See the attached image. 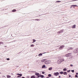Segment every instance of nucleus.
I'll list each match as a JSON object with an SVG mask.
<instances>
[{"label": "nucleus", "mask_w": 78, "mask_h": 78, "mask_svg": "<svg viewBox=\"0 0 78 78\" xmlns=\"http://www.w3.org/2000/svg\"><path fill=\"white\" fill-rule=\"evenodd\" d=\"M74 8H75V7H74Z\"/></svg>", "instance_id": "obj_49"}, {"label": "nucleus", "mask_w": 78, "mask_h": 78, "mask_svg": "<svg viewBox=\"0 0 78 78\" xmlns=\"http://www.w3.org/2000/svg\"><path fill=\"white\" fill-rule=\"evenodd\" d=\"M63 31H64V30H61L60 31H59L57 32V34H61L62 33H63Z\"/></svg>", "instance_id": "obj_3"}, {"label": "nucleus", "mask_w": 78, "mask_h": 78, "mask_svg": "<svg viewBox=\"0 0 78 78\" xmlns=\"http://www.w3.org/2000/svg\"><path fill=\"white\" fill-rule=\"evenodd\" d=\"M12 12H16V9H13L12 11Z\"/></svg>", "instance_id": "obj_25"}, {"label": "nucleus", "mask_w": 78, "mask_h": 78, "mask_svg": "<svg viewBox=\"0 0 78 78\" xmlns=\"http://www.w3.org/2000/svg\"><path fill=\"white\" fill-rule=\"evenodd\" d=\"M44 63L46 64H49L51 63V61L50 60L44 62Z\"/></svg>", "instance_id": "obj_1"}, {"label": "nucleus", "mask_w": 78, "mask_h": 78, "mask_svg": "<svg viewBox=\"0 0 78 78\" xmlns=\"http://www.w3.org/2000/svg\"><path fill=\"white\" fill-rule=\"evenodd\" d=\"M42 73L43 74H44L45 73V72H42Z\"/></svg>", "instance_id": "obj_39"}, {"label": "nucleus", "mask_w": 78, "mask_h": 78, "mask_svg": "<svg viewBox=\"0 0 78 78\" xmlns=\"http://www.w3.org/2000/svg\"><path fill=\"white\" fill-rule=\"evenodd\" d=\"M72 28H76V25H73L72 26Z\"/></svg>", "instance_id": "obj_9"}, {"label": "nucleus", "mask_w": 78, "mask_h": 78, "mask_svg": "<svg viewBox=\"0 0 78 78\" xmlns=\"http://www.w3.org/2000/svg\"><path fill=\"white\" fill-rule=\"evenodd\" d=\"M63 71H67V69L66 68H64L63 69Z\"/></svg>", "instance_id": "obj_20"}, {"label": "nucleus", "mask_w": 78, "mask_h": 78, "mask_svg": "<svg viewBox=\"0 0 78 78\" xmlns=\"http://www.w3.org/2000/svg\"><path fill=\"white\" fill-rule=\"evenodd\" d=\"M69 78H70V77H71V75H69Z\"/></svg>", "instance_id": "obj_40"}, {"label": "nucleus", "mask_w": 78, "mask_h": 78, "mask_svg": "<svg viewBox=\"0 0 78 78\" xmlns=\"http://www.w3.org/2000/svg\"><path fill=\"white\" fill-rule=\"evenodd\" d=\"M60 74H63L64 72H60Z\"/></svg>", "instance_id": "obj_29"}, {"label": "nucleus", "mask_w": 78, "mask_h": 78, "mask_svg": "<svg viewBox=\"0 0 78 78\" xmlns=\"http://www.w3.org/2000/svg\"><path fill=\"white\" fill-rule=\"evenodd\" d=\"M35 75H37V76H38L39 75V73H35Z\"/></svg>", "instance_id": "obj_15"}, {"label": "nucleus", "mask_w": 78, "mask_h": 78, "mask_svg": "<svg viewBox=\"0 0 78 78\" xmlns=\"http://www.w3.org/2000/svg\"><path fill=\"white\" fill-rule=\"evenodd\" d=\"M41 78H44V75H41Z\"/></svg>", "instance_id": "obj_26"}, {"label": "nucleus", "mask_w": 78, "mask_h": 78, "mask_svg": "<svg viewBox=\"0 0 78 78\" xmlns=\"http://www.w3.org/2000/svg\"><path fill=\"white\" fill-rule=\"evenodd\" d=\"M60 59V60L61 61V62H62V61H64V59Z\"/></svg>", "instance_id": "obj_17"}, {"label": "nucleus", "mask_w": 78, "mask_h": 78, "mask_svg": "<svg viewBox=\"0 0 78 78\" xmlns=\"http://www.w3.org/2000/svg\"><path fill=\"white\" fill-rule=\"evenodd\" d=\"M45 53H47V52H43V53H42V54H45Z\"/></svg>", "instance_id": "obj_35"}, {"label": "nucleus", "mask_w": 78, "mask_h": 78, "mask_svg": "<svg viewBox=\"0 0 78 78\" xmlns=\"http://www.w3.org/2000/svg\"><path fill=\"white\" fill-rule=\"evenodd\" d=\"M64 47H65V45H61L60 47L59 48L60 49H63V48H64Z\"/></svg>", "instance_id": "obj_6"}, {"label": "nucleus", "mask_w": 78, "mask_h": 78, "mask_svg": "<svg viewBox=\"0 0 78 78\" xmlns=\"http://www.w3.org/2000/svg\"><path fill=\"white\" fill-rule=\"evenodd\" d=\"M76 73V74H77V75L78 74V73Z\"/></svg>", "instance_id": "obj_43"}, {"label": "nucleus", "mask_w": 78, "mask_h": 78, "mask_svg": "<svg viewBox=\"0 0 78 78\" xmlns=\"http://www.w3.org/2000/svg\"><path fill=\"white\" fill-rule=\"evenodd\" d=\"M16 75H21V76H22V74H19V73H18L17 74H16Z\"/></svg>", "instance_id": "obj_24"}, {"label": "nucleus", "mask_w": 78, "mask_h": 78, "mask_svg": "<svg viewBox=\"0 0 78 78\" xmlns=\"http://www.w3.org/2000/svg\"><path fill=\"white\" fill-rule=\"evenodd\" d=\"M61 62H62L61 61L60 59H59V60H58V64H61Z\"/></svg>", "instance_id": "obj_8"}, {"label": "nucleus", "mask_w": 78, "mask_h": 78, "mask_svg": "<svg viewBox=\"0 0 78 78\" xmlns=\"http://www.w3.org/2000/svg\"><path fill=\"white\" fill-rule=\"evenodd\" d=\"M31 78H36L35 76H31Z\"/></svg>", "instance_id": "obj_19"}, {"label": "nucleus", "mask_w": 78, "mask_h": 78, "mask_svg": "<svg viewBox=\"0 0 78 78\" xmlns=\"http://www.w3.org/2000/svg\"><path fill=\"white\" fill-rule=\"evenodd\" d=\"M37 20V21H39V20L38 19H36L35 20Z\"/></svg>", "instance_id": "obj_27"}, {"label": "nucleus", "mask_w": 78, "mask_h": 78, "mask_svg": "<svg viewBox=\"0 0 78 78\" xmlns=\"http://www.w3.org/2000/svg\"><path fill=\"white\" fill-rule=\"evenodd\" d=\"M71 6H73L74 7H75V6H78L77 5H73Z\"/></svg>", "instance_id": "obj_23"}, {"label": "nucleus", "mask_w": 78, "mask_h": 78, "mask_svg": "<svg viewBox=\"0 0 78 78\" xmlns=\"http://www.w3.org/2000/svg\"><path fill=\"white\" fill-rule=\"evenodd\" d=\"M1 73H2L0 72V74H1Z\"/></svg>", "instance_id": "obj_48"}, {"label": "nucleus", "mask_w": 78, "mask_h": 78, "mask_svg": "<svg viewBox=\"0 0 78 78\" xmlns=\"http://www.w3.org/2000/svg\"><path fill=\"white\" fill-rule=\"evenodd\" d=\"M45 60H46V59H44L42 60L41 61V62H44V61H45Z\"/></svg>", "instance_id": "obj_13"}, {"label": "nucleus", "mask_w": 78, "mask_h": 78, "mask_svg": "<svg viewBox=\"0 0 78 78\" xmlns=\"http://www.w3.org/2000/svg\"><path fill=\"white\" fill-rule=\"evenodd\" d=\"M19 76H20V77L21 76H21V75H19Z\"/></svg>", "instance_id": "obj_45"}, {"label": "nucleus", "mask_w": 78, "mask_h": 78, "mask_svg": "<svg viewBox=\"0 0 78 78\" xmlns=\"http://www.w3.org/2000/svg\"><path fill=\"white\" fill-rule=\"evenodd\" d=\"M78 0H74L72 1V2H74L75 1H77Z\"/></svg>", "instance_id": "obj_33"}, {"label": "nucleus", "mask_w": 78, "mask_h": 78, "mask_svg": "<svg viewBox=\"0 0 78 78\" xmlns=\"http://www.w3.org/2000/svg\"><path fill=\"white\" fill-rule=\"evenodd\" d=\"M59 2H61V1H57L56 3H59Z\"/></svg>", "instance_id": "obj_30"}, {"label": "nucleus", "mask_w": 78, "mask_h": 78, "mask_svg": "<svg viewBox=\"0 0 78 78\" xmlns=\"http://www.w3.org/2000/svg\"><path fill=\"white\" fill-rule=\"evenodd\" d=\"M39 77H41V75H39L38 76V78H39Z\"/></svg>", "instance_id": "obj_38"}, {"label": "nucleus", "mask_w": 78, "mask_h": 78, "mask_svg": "<svg viewBox=\"0 0 78 78\" xmlns=\"http://www.w3.org/2000/svg\"><path fill=\"white\" fill-rule=\"evenodd\" d=\"M75 77H76V78H77V77H78V75H75Z\"/></svg>", "instance_id": "obj_37"}, {"label": "nucleus", "mask_w": 78, "mask_h": 78, "mask_svg": "<svg viewBox=\"0 0 78 78\" xmlns=\"http://www.w3.org/2000/svg\"><path fill=\"white\" fill-rule=\"evenodd\" d=\"M2 76L4 77V78H5V76Z\"/></svg>", "instance_id": "obj_41"}, {"label": "nucleus", "mask_w": 78, "mask_h": 78, "mask_svg": "<svg viewBox=\"0 0 78 78\" xmlns=\"http://www.w3.org/2000/svg\"><path fill=\"white\" fill-rule=\"evenodd\" d=\"M20 77V76H17V78H19Z\"/></svg>", "instance_id": "obj_42"}, {"label": "nucleus", "mask_w": 78, "mask_h": 78, "mask_svg": "<svg viewBox=\"0 0 78 78\" xmlns=\"http://www.w3.org/2000/svg\"><path fill=\"white\" fill-rule=\"evenodd\" d=\"M7 78H11V76L7 75Z\"/></svg>", "instance_id": "obj_18"}, {"label": "nucleus", "mask_w": 78, "mask_h": 78, "mask_svg": "<svg viewBox=\"0 0 78 78\" xmlns=\"http://www.w3.org/2000/svg\"><path fill=\"white\" fill-rule=\"evenodd\" d=\"M53 68L52 67H50L48 68L49 70H51Z\"/></svg>", "instance_id": "obj_11"}, {"label": "nucleus", "mask_w": 78, "mask_h": 78, "mask_svg": "<svg viewBox=\"0 0 78 78\" xmlns=\"http://www.w3.org/2000/svg\"><path fill=\"white\" fill-rule=\"evenodd\" d=\"M53 75L54 76H58L59 75V73L58 72L54 73H53Z\"/></svg>", "instance_id": "obj_2"}, {"label": "nucleus", "mask_w": 78, "mask_h": 78, "mask_svg": "<svg viewBox=\"0 0 78 78\" xmlns=\"http://www.w3.org/2000/svg\"><path fill=\"white\" fill-rule=\"evenodd\" d=\"M33 42H32V43H34V42H35L36 41V40L34 39H33Z\"/></svg>", "instance_id": "obj_10"}, {"label": "nucleus", "mask_w": 78, "mask_h": 78, "mask_svg": "<svg viewBox=\"0 0 78 78\" xmlns=\"http://www.w3.org/2000/svg\"><path fill=\"white\" fill-rule=\"evenodd\" d=\"M48 76L49 77H51V74H49L48 75Z\"/></svg>", "instance_id": "obj_22"}, {"label": "nucleus", "mask_w": 78, "mask_h": 78, "mask_svg": "<svg viewBox=\"0 0 78 78\" xmlns=\"http://www.w3.org/2000/svg\"><path fill=\"white\" fill-rule=\"evenodd\" d=\"M71 53H68V54H66L65 56L66 57H69V56H71Z\"/></svg>", "instance_id": "obj_4"}, {"label": "nucleus", "mask_w": 78, "mask_h": 78, "mask_svg": "<svg viewBox=\"0 0 78 78\" xmlns=\"http://www.w3.org/2000/svg\"><path fill=\"white\" fill-rule=\"evenodd\" d=\"M70 67H73V65L72 64H71L70 65Z\"/></svg>", "instance_id": "obj_36"}, {"label": "nucleus", "mask_w": 78, "mask_h": 78, "mask_svg": "<svg viewBox=\"0 0 78 78\" xmlns=\"http://www.w3.org/2000/svg\"><path fill=\"white\" fill-rule=\"evenodd\" d=\"M3 42H0V45L3 44Z\"/></svg>", "instance_id": "obj_28"}, {"label": "nucleus", "mask_w": 78, "mask_h": 78, "mask_svg": "<svg viewBox=\"0 0 78 78\" xmlns=\"http://www.w3.org/2000/svg\"><path fill=\"white\" fill-rule=\"evenodd\" d=\"M22 78H25L24 77H23Z\"/></svg>", "instance_id": "obj_47"}, {"label": "nucleus", "mask_w": 78, "mask_h": 78, "mask_svg": "<svg viewBox=\"0 0 78 78\" xmlns=\"http://www.w3.org/2000/svg\"><path fill=\"white\" fill-rule=\"evenodd\" d=\"M6 59L8 61H9V58H6Z\"/></svg>", "instance_id": "obj_34"}, {"label": "nucleus", "mask_w": 78, "mask_h": 78, "mask_svg": "<svg viewBox=\"0 0 78 78\" xmlns=\"http://www.w3.org/2000/svg\"><path fill=\"white\" fill-rule=\"evenodd\" d=\"M34 44H31L30 45V47H34Z\"/></svg>", "instance_id": "obj_21"}, {"label": "nucleus", "mask_w": 78, "mask_h": 78, "mask_svg": "<svg viewBox=\"0 0 78 78\" xmlns=\"http://www.w3.org/2000/svg\"><path fill=\"white\" fill-rule=\"evenodd\" d=\"M70 72V70H69L67 71V72L69 73Z\"/></svg>", "instance_id": "obj_32"}, {"label": "nucleus", "mask_w": 78, "mask_h": 78, "mask_svg": "<svg viewBox=\"0 0 78 78\" xmlns=\"http://www.w3.org/2000/svg\"><path fill=\"white\" fill-rule=\"evenodd\" d=\"M46 78H50L49 77H46Z\"/></svg>", "instance_id": "obj_46"}, {"label": "nucleus", "mask_w": 78, "mask_h": 78, "mask_svg": "<svg viewBox=\"0 0 78 78\" xmlns=\"http://www.w3.org/2000/svg\"><path fill=\"white\" fill-rule=\"evenodd\" d=\"M59 78H61V76H59Z\"/></svg>", "instance_id": "obj_44"}, {"label": "nucleus", "mask_w": 78, "mask_h": 78, "mask_svg": "<svg viewBox=\"0 0 78 78\" xmlns=\"http://www.w3.org/2000/svg\"><path fill=\"white\" fill-rule=\"evenodd\" d=\"M71 71L73 73H74V70H71Z\"/></svg>", "instance_id": "obj_31"}, {"label": "nucleus", "mask_w": 78, "mask_h": 78, "mask_svg": "<svg viewBox=\"0 0 78 78\" xmlns=\"http://www.w3.org/2000/svg\"><path fill=\"white\" fill-rule=\"evenodd\" d=\"M63 75H67V73L66 72H64L63 73Z\"/></svg>", "instance_id": "obj_12"}, {"label": "nucleus", "mask_w": 78, "mask_h": 78, "mask_svg": "<svg viewBox=\"0 0 78 78\" xmlns=\"http://www.w3.org/2000/svg\"><path fill=\"white\" fill-rule=\"evenodd\" d=\"M74 52L75 53H78V48L75 49L74 51Z\"/></svg>", "instance_id": "obj_5"}, {"label": "nucleus", "mask_w": 78, "mask_h": 78, "mask_svg": "<svg viewBox=\"0 0 78 78\" xmlns=\"http://www.w3.org/2000/svg\"><path fill=\"white\" fill-rule=\"evenodd\" d=\"M67 49L68 50H72L73 49V47H70V48H68Z\"/></svg>", "instance_id": "obj_7"}, {"label": "nucleus", "mask_w": 78, "mask_h": 78, "mask_svg": "<svg viewBox=\"0 0 78 78\" xmlns=\"http://www.w3.org/2000/svg\"><path fill=\"white\" fill-rule=\"evenodd\" d=\"M42 53H40L38 55V56H42Z\"/></svg>", "instance_id": "obj_14"}, {"label": "nucleus", "mask_w": 78, "mask_h": 78, "mask_svg": "<svg viewBox=\"0 0 78 78\" xmlns=\"http://www.w3.org/2000/svg\"><path fill=\"white\" fill-rule=\"evenodd\" d=\"M45 65H43L42 66V69H43V68H45Z\"/></svg>", "instance_id": "obj_16"}]
</instances>
